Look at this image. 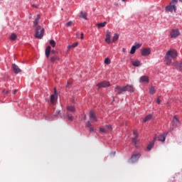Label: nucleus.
I'll use <instances>...</instances> for the list:
<instances>
[{
    "label": "nucleus",
    "instance_id": "43",
    "mask_svg": "<svg viewBox=\"0 0 182 182\" xmlns=\"http://www.w3.org/2000/svg\"><path fill=\"white\" fill-rule=\"evenodd\" d=\"M158 105H160V103H161V100H160V98H158L156 100Z\"/></svg>",
    "mask_w": 182,
    "mask_h": 182
},
{
    "label": "nucleus",
    "instance_id": "25",
    "mask_svg": "<svg viewBox=\"0 0 182 182\" xmlns=\"http://www.w3.org/2000/svg\"><path fill=\"white\" fill-rule=\"evenodd\" d=\"M149 93L150 95H154V93H156V87L152 86L149 87Z\"/></svg>",
    "mask_w": 182,
    "mask_h": 182
},
{
    "label": "nucleus",
    "instance_id": "24",
    "mask_svg": "<svg viewBox=\"0 0 182 182\" xmlns=\"http://www.w3.org/2000/svg\"><path fill=\"white\" fill-rule=\"evenodd\" d=\"M106 25H107V21H104L103 23H97V26H98V28H105V26H106Z\"/></svg>",
    "mask_w": 182,
    "mask_h": 182
},
{
    "label": "nucleus",
    "instance_id": "19",
    "mask_svg": "<svg viewBox=\"0 0 182 182\" xmlns=\"http://www.w3.org/2000/svg\"><path fill=\"white\" fill-rule=\"evenodd\" d=\"M110 38H111L110 31H107L106 38H105V42L107 43H110V41H111Z\"/></svg>",
    "mask_w": 182,
    "mask_h": 182
},
{
    "label": "nucleus",
    "instance_id": "14",
    "mask_svg": "<svg viewBox=\"0 0 182 182\" xmlns=\"http://www.w3.org/2000/svg\"><path fill=\"white\" fill-rule=\"evenodd\" d=\"M140 83H149V77L146 75H144L139 79Z\"/></svg>",
    "mask_w": 182,
    "mask_h": 182
},
{
    "label": "nucleus",
    "instance_id": "44",
    "mask_svg": "<svg viewBox=\"0 0 182 182\" xmlns=\"http://www.w3.org/2000/svg\"><path fill=\"white\" fill-rule=\"evenodd\" d=\"M90 132H95V128H90Z\"/></svg>",
    "mask_w": 182,
    "mask_h": 182
},
{
    "label": "nucleus",
    "instance_id": "10",
    "mask_svg": "<svg viewBox=\"0 0 182 182\" xmlns=\"http://www.w3.org/2000/svg\"><path fill=\"white\" fill-rule=\"evenodd\" d=\"M12 69H13L14 73H16V74L21 73V72H22V70H21V68H19V67L18 65H16V64L12 65Z\"/></svg>",
    "mask_w": 182,
    "mask_h": 182
},
{
    "label": "nucleus",
    "instance_id": "34",
    "mask_svg": "<svg viewBox=\"0 0 182 182\" xmlns=\"http://www.w3.org/2000/svg\"><path fill=\"white\" fill-rule=\"evenodd\" d=\"M100 133H105V134L108 133L107 129L102 128V127L100 128Z\"/></svg>",
    "mask_w": 182,
    "mask_h": 182
},
{
    "label": "nucleus",
    "instance_id": "15",
    "mask_svg": "<svg viewBox=\"0 0 182 182\" xmlns=\"http://www.w3.org/2000/svg\"><path fill=\"white\" fill-rule=\"evenodd\" d=\"M133 133L135 136L132 139V143H134V144H137V137H139V134L136 130H134Z\"/></svg>",
    "mask_w": 182,
    "mask_h": 182
},
{
    "label": "nucleus",
    "instance_id": "29",
    "mask_svg": "<svg viewBox=\"0 0 182 182\" xmlns=\"http://www.w3.org/2000/svg\"><path fill=\"white\" fill-rule=\"evenodd\" d=\"M176 66L177 69H178L179 70H182V62L176 63Z\"/></svg>",
    "mask_w": 182,
    "mask_h": 182
},
{
    "label": "nucleus",
    "instance_id": "42",
    "mask_svg": "<svg viewBox=\"0 0 182 182\" xmlns=\"http://www.w3.org/2000/svg\"><path fill=\"white\" fill-rule=\"evenodd\" d=\"M51 53H53L54 55H58V51L55 50H53L51 51Z\"/></svg>",
    "mask_w": 182,
    "mask_h": 182
},
{
    "label": "nucleus",
    "instance_id": "36",
    "mask_svg": "<svg viewBox=\"0 0 182 182\" xmlns=\"http://www.w3.org/2000/svg\"><path fill=\"white\" fill-rule=\"evenodd\" d=\"M134 47H135V49H140V48H141V44L138 43V44L134 46Z\"/></svg>",
    "mask_w": 182,
    "mask_h": 182
},
{
    "label": "nucleus",
    "instance_id": "33",
    "mask_svg": "<svg viewBox=\"0 0 182 182\" xmlns=\"http://www.w3.org/2000/svg\"><path fill=\"white\" fill-rule=\"evenodd\" d=\"M50 45L52 46V48H55V46H56V42H55L54 40H50Z\"/></svg>",
    "mask_w": 182,
    "mask_h": 182
},
{
    "label": "nucleus",
    "instance_id": "1",
    "mask_svg": "<svg viewBox=\"0 0 182 182\" xmlns=\"http://www.w3.org/2000/svg\"><path fill=\"white\" fill-rule=\"evenodd\" d=\"M176 58H177V51L176 50H168L165 55L166 65H170V63H171V60H173V59H176Z\"/></svg>",
    "mask_w": 182,
    "mask_h": 182
},
{
    "label": "nucleus",
    "instance_id": "20",
    "mask_svg": "<svg viewBox=\"0 0 182 182\" xmlns=\"http://www.w3.org/2000/svg\"><path fill=\"white\" fill-rule=\"evenodd\" d=\"M50 50H51L50 46H47V48H46V58H49V56L50 55Z\"/></svg>",
    "mask_w": 182,
    "mask_h": 182
},
{
    "label": "nucleus",
    "instance_id": "50",
    "mask_svg": "<svg viewBox=\"0 0 182 182\" xmlns=\"http://www.w3.org/2000/svg\"><path fill=\"white\" fill-rule=\"evenodd\" d=\"M82 119L83 120H86V115H85Z\"/></svg>",
    "mask_w": 182,
    "mask_h": 182
},
{
    "label": "nucleus",
    "instance_id": "23",
    "mask_svg": "<svg viewBox=\"0 0 182 182\" xmlns=\"http://www.w3.org/2000/svg\"><path fill=\"white\" fill-rule=\"evenodd\" d=\"M39 19H41V16L38 14L33 22V26H36L39 23Z\"/></svg>",
    "mask_w": 182,
    "mask_h": 182
},
{
    "label": "nucleus",
    "instance_id": "9",
    "mask_svg": "<svg viewBox=\"0 0 182 182\" xmlns=\"http://www.w3.org/2000/svg\"><path fill=\"white\" fill-rule=\"evenodd\" d=\"M114 92L117 95H122V93H123L124 91L123 90V87H121L120 86L117 85L114 89Z\"/></svg>",
    "mask_w": 182,
    "mask_h": 182
},
{
    "label": "nucleus",
    "instance_id": "39",
    "mask_svg": "<svg viewBox=\"0 0 182 182\" xmlns=\"http://www.w3.org/2000/svg\"><path fill=\"white\" fill-rule=\"evenodd\" d=\"M77 45H79V43L76 42L74 43L73 45H71L73 46V48H76V46H77Z\"/></svg>",
    "mask_w": 182,
    "mask_h": 182
},
{
    "label": "nucleus",
    "instance_id": "27",
    "mask_svg": "<svg viewBox=\"0 0 182 182\" xmlns=\"http://www.w3.org/2000/svg\"><path fill=\"white\" fill-rule=\"evenodd\" d=\"M118 40H119V34L114 33V36L112 37V42L114 43L116 42V41H118Z\"/></svg>",
    "mask_w": 182,
    "mask_h": 182
},
{
    "label": "nucleus",
    "instance_id": "21",
    "mask_svg": "<svg viewBox=\"0 0 182 182\" xmlns=\"http://www.w3.org/2000/svg\"><path fill=\"white\" fill-rule=\"evenodd\" d=\"M67 110L71 113H73L76 112V108H75L73 106H67Z\"/></svg>",
    "mask_w": 182,
    "mask_h": 182
},
{
    "label": "nucleus",
    "instance_id": "38",
    "mask_svg": "<svg viewBox=\"0 0 182 182\" xmlns=\"http://www.w3.org/2000/svg\"><path fill=\"white\" fill-rule=\"evenodd\" d=\"M92 126V122L90 121H88L86 124V127H90Z\"/></svg>",
    "mask_w": 182,
    "mask_h": 182
},
{
    "label": "nucleus",
    "instance_id": "5",
    "mask_svg": "<svg viewBox=\"0 0 182 182\" xmlns=\"http://www.w3.org/2000/svg\"><path fill=\"white\" fill-rule=\"evenodd\" d=\"M97 86L98 87V90L100 89L101 87H109V86H110V82L103 81L97 84Z\"/></svg>",
    "mask_w": 182,
    "mask_h": 182
},
{
    "label": "nucleus",
    "instance_id": "16",
    "mask_svg": "<svg viewBox=\"0 0 182 182\" xmlns=\"http://www.w3.org/2000/svg\"><path fill=\"white\" fill-rule=\"evenodd\" d=\"M166 136H167V133H166V134H161V135H159V136L157 137V140H158L159 141H165Z\"/></svg>",
    "mask_w": 182,
    "mask_h": 182
},
{
    "label": "nucleus",
    "instance_id": "54",
    "mask_svg": "<svg viewBox=\"0 0 182 182\" xmlns=\"http://www.w3.org/2000/svg\"><path fill=\"white\" fill-rule=\"evenodd\" d=\"M180 2H182V0H179Z\"/></svg>",
    "mask_w": 182,
    "mask_h": 182
},
{
    "label": "nucleus",
    "instance_id": "40",
    "mask_svg": "<svg viewBox=\"0 0 182 182\" xmlns=\"http://www.w3.org/2000/svg\"><path fill=\"white\" fill-rule=\"evenodd\" d=\"M107 129H108V130H112V125H106Z\"/></svg>",
    "mask_w": 182,
    "mask_h": 182
},
{
    "label": "nucleus",
    "instance_id": "52",
    "mask_svg": "<svg viewBox=\"0 0 182 182\" xmlns=\"http://www.w3.org/2000/svg\"><path fill=\"white\" fill-rule=\"evenodd\" d=\"M33 6L34 8H36V6H35V5H33Z\"/></svg>",
    "mask_w": 182,
    "mask_h": 182
},
{
    "label": "nucleus",
    "instance_id": "47",
    "mask_svg": "<svg viewBox=\"0 0 182 182\" xmlns=\"http://www.w3.org/2000/svg\"><path fill=\"white\" fill-rule=\"evenodd\" d=\"M71 48H73L72 45L71 46H68V49L70 50Z\"/></svg>",
    "mask_w": 182,
    "mask_h": 182
},
{
    "label": "nucleus",
    "instance_id": "31",
    "mask_svg": "<svg viewBox=\"0 0 182 182\" xmlns=\"http://www.w3.org/2000/svg\"><path fill=\"white\" fill-rule=\"evenodd\" d=\"M66 116L68 117V120H70V122L73 120V116H72V114L67 112Z\"/></svg>",
    "mask_w": 182,
    "mask_h": 182
},
{
    "label": "nucleus",
    "instance_id": "30",
    "mask_svg": "<svg viewBox=\"0 0 182 182\" xmlns=\"http://www.w3.org/2000/svg\"><path fill=\"white\" fill-rule=\"evenodd\" d=\"M80 18H82L83 19H87L86 13L81 12L80 14Z\"/></svg>",
    "mask_w": 182,
    "mask_h": 182
},
{
    "label": "nucleus",
    "instance_id": "8",
    "mask_svg": "<svg viewBox=\"0 0 182 182\" xmlns=\"http://www.w3.org/2000/svg\"><path fill=\"white\" fill-rule=\"evenodd\" d=\"M122 90L124 92H134V87H132V85H126V86H124L122 87Z\"/></svg>",
    "mask_w": 182,
    "mask_h": 182
},
{
    "label": "nucleus",
    "instance_id": "53",
    "mask_svg": "<svg viewBox=\"0 0 182 182\" xmlns=\"http://www.w3.org/2000/svg\"><path fill=\"white\" fill-rule=\"evenodd\" d=\"M122 2H124L126 0H122Z\"/></svg>",
    "mask_w": 182,
    "mask_h": 182
},
{
    "label": "nucleus",
    "instance_id": "12",
    "mask_svg": "<svg viewBox=\"0 0 182 182\" xmlns=\"http://www.w3.org/2000/svg\"><path fill=\"white\" fill-rule=\"evenodd\" d=\"M178 119H177V116H174L173 118V120L171 122V126L172 127H176V126H177V124H178Z\"/></svg>",
    "mask_w": 182,
    "mask_h": 182
},
{
    "label": "nucleus",
    "instance_id": "26",
    "mask_svg": "<svg viewBox=\"0 0 182 182\" xmlns=\"http://www.w3.org/2000/svg\"><path fill=\"white\" fill-rule=\"evenodd\" d=\"M18 38V36H16V33H11L9 38L11 41H16V38Z\"/></svg>",
    "mask_w": 182,
    "mask_h": 182
},
{
    "label": "nucleus",
    "instance_id": "41",
    "mask_svg": "<svg viewBox=\"0 0 182 182\" xmlns=\"http://www.w3.org/2000/svg\"><path fill=\"white\" fill-rule=\"evenodd\" d=\"M70 86H72V83L68 82L65 87H70Z\"/></svg>",
    "mask_w": 182,
    "mask_h": 182
},
{
    "label": "nucleus",
    "instance_id": "46",
    "mask_svg": "<svg viewBox=\"0 0 182 182\" xmlns=\"http://www.w3.org/2000/svg\"><path fill=\"white\" fill-rule=\"evenodd\" d=\"M56 114H60V110L57 111Z\"/></svg>",
    "mask_w": 182,
    "mask_h": 182
},
{
    "label": "nucleus",
    "instance_id": "22",
    "mask_svg": "<svg viewBox=\"0 0 182 182\" xmlns=\"http://www.w3.org/2000/svg\"><path fill=\"white\" fill-rule=\"evenodd\" d=\"M59 56L58 55H53V57L50 58V62L52 63H55V62H56V60H59Z\"/></svg>",
    "mask_w": 182,
    "mask_h": 182
},
{
    "label": "nucleus",
    "instance_id": "48",
    "mask_svg": "<svg viewBox=\"0 0 182 182\" xmlns=\"http://www.w3.org/2000/svg\"><path fill=\"white\" fill-rule=\"evenodd\" d=\"M122 52H124V53H126V49H125V48H123V49H122Z\"/></svg>",
    "mask_w": 182,
    "mask_h": 182
},
{
    "label": "nucleus",
    "instance_id": "7",
    "mask_svg": "<svg viewBox=\"0 0 182 182\" xmlns=\"http://www.w3.org/2000/svg\"><path fill=\"white\" fill-rule=\"evenodd\" d=\"M151 53V49H150L149 48H144L141 50V55L142 56H149V55H150Z\"/></svg>",
    "mask_w": 182,
    "mask_h": 182
},
{
    "label": "nucleus",
    "instance_id": "13",
    "mask_svg": "<svg viewBox=\"0 0 182 182\" xmlns=\"http://www.w3.org/2000/svg\"><path fill=\"white\" fill-rule=\"evenodd\" d=\"M90 119L92 122H97V118H96V115L93 111L90 112Z\"/></svg>",
    "mask_w": 182,
    "mask_h": 182
},
{
    "label": "nucleus",
    "instance_id": "17",
    "mask_svg": "<svg viewBox=\"0 0 182 182\" xmlns=\"http://www.w3.org/2000/svg\"><path fill=\"white\" fill-rule=\"evenodd\" d=\"M132 65L135 68H139V66H141V63L139 60H136L135 61H132Z\"/></svg>",
    "mask_w": 182,
    "mask_h": 182
},
{
    "label": "nucleus",
    "instance_id": "45",
    "mask_svg": "<svg viewBox=\"0 0 182 182\" xmlns=\"http://www.w3.org/2000/svg\"><path fill=\"white\" fill-rule=\"evenodd\" d=\"M84 36H83V33H81V37H80V39H84Z\"/></svg>",
    "mask_w": 182,
    "mask_h": 182
},
{
    "label": "nucleus",
    "instance_id": "49",
    "mask_svg": "<svg viewBox=\"0 0 182 182\" xmlns=\"http://www.w3.org/2000/svg\"><path fill=\"white\" fill-rule=\"evenodd\" d=\"M4 93H5L6 95H8V93H9V91H4Z\"/></svg>",
    "mask_w": 182,
    "mask_h": 182
},
{
    "label": "nucleus",
    "instance_id": "4",
    "mask_svg": "<svg viewBox=\"0 0 182 182\" xmlns=\"http://www.w3.org/2000/svg\"><path fill=\"white\" fill-rule=\"evenodd\" d=\"M140 157H141V154H140L139 152H137V151L133 152L130 159L131 162L136 163V161H139Z\"/></svg>",
    "mask_w": 182,
    "mask_h": 182
},
{
    "label": "nucleus",
    "instance_id": "28",
    "mask_svg": "<svg viewBox=\"0 0 182 182\" xmlns=\"http://www.w3.org/2000/svg\"><path fill=\"white\" fill-rule=\"evenodd\" d=\"M151 117H152L151 114H149L146 117H145V118L143 120L144 123H146V122H149V120H150Z\"/></svg>",
    "mask_w": 182,
    "mask_h": 182
},
{
    "label": "nucleus",
    "instance_id": "37",
    "mask_svg": "<svg viewBox=\"0 0 182 182\" xmlns=\"http://www.w3.org/2000/svg\"><path fill=\"white\" fill-rule=\"evenodd\" d=\"M72 25H73V21H68L67 23H66V26H72Z\"/></svg>",
    "mask_w": 182,
    "mask_h": 182
},
{
    "label": "nucleus",
    "instance_id": "35",
    "mask_svg": "<svg viewBox=\"0 0 182 182\" xmlns=\"http://www.w3.org/2000/svg\"><path fill=\"white\" fill-rule=\"evenodd\" d=\"M105 65H110L111 63L110 59L109 58H105Z\"/></svg>",
    "mask_w": 182,
    "mask_h": 182
},
{
    "label": "nucleus",
    "instance_id": "51",
    "mask_svg": "<svg viewBox=\"0 0 182 182\" xmlns=\"http://www.w3.org/2000/svg\"><path fill=\"white\" fill-rule=\"evenodd\" d=\"M15 93H16V90H15V91L14 92V95H15Z\"/></svg>",
    "mask_w": 182,
    "mask_h": 182
},
{
    "label": "nucleus",
    "instance_id": "3",
    "mask_svg": "<svg viewBox=\"0 0 182 182\" xmlns=\"http://www.w3.org/2000/svg\"><path fill=\"white\" fill-rule=\"evenodd\" d=\"M43 33H45V28H42L40 26H38L36 28V38L42 39L43 38Z\"/></svg>",
    "mask_w": 182,
    "mask_h": 182
},
{
    "label": "nucleus",
    "instance_id": "32",
    "mask_svg": "<svg viewBox=\"0 0 182 182\" xmlns=\"http://www.w3.org/2000/svg\"><path fill=\"white\" fill-rule=\"evenodd\" d=\"M130 53L131 55H134V53H136V47H134V46L132 47Z\"/></svg>",
    "mask_w": 182,
    "mask_h": 182
},
{
    "label": "nucleus",
    "instance_id": "18",
    "mask_svg": "<svg viewBox=\"0 0 182 182\" xmlns=\"http://www.w3.org/2000/svg\"><path fill=\"white\" fill-rule=\"evenodd\" d=\"M157 137H155L154 139V141L150 142L149 144L147 146V150L150 151L151 150V149H153L154 146V141H156Z\"/></svg>",
    "mask_w": 182,
    "mask_h": 182
},
{
    "label": "nucleus",
    "instance_id": "11",
    "mask_svg": "<svg viewBox=\"0 0 182 182\" xmlns=\"http://www.w3.org/2000/svg\"><path fill=\"white\" fill-rule=\"evenodd\" d=\"M57 99L58 95H56V92L50 95V102L52 103V105H55Z\"/></svg>",
    "mask_w": 182,
    "mask_h": 182
},
{
    "label": "nucleus",
    "instance_id": "6",
    "mask_svg": "<svg viewBox=\"0 0 182 182\" xmlns=\"http://www.w3.org/2000/svg\"><path fill=\"white\" fill-rule=\"evenodd\" d=\"M180 36V31L178 29H172L170 32L171 38H177V36Z\"/></svg>",
    "mask_w": 182,
    "mask_h": 182
},
{
    "label": "nucleus",
    "instance_id": "2",
    "mask_svg": "<svg viewBox=\"0 0 182 182\" xmlns=\"http://www.w3.org/2000/svg\"><path fill=\"white\" fill-rule=\"evenodd\" d=\"M177 2H178V0H172L169 5L166 7V12H171L172 14H176L177 11V7L176 6L177 5Z\"/></svg>",
    "mask_w": 182,
    "mask_h": 182
}]
</instances>
